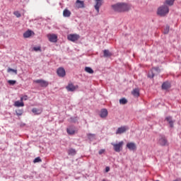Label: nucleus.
I'll list each match as a JSON object with an SVG mask.
<instances>
[{
	"instance_id": "1",
	"label": "nucleus",
	"mask_w": 181,
	"mask_h": 181,
	"mask_svg": "<svg viewBox=\"0 0 181 181\" xmlns=\"http://www.w3.org/2000/svg\"><path fill=\"white\" fill-rule=\"evenodd\" d=\"M115 12H127L131 9V6L125 3H117L112 6Z\"/></svg>"
},
{
	"instance_id": "2",
	"label": "nucleus",
	"mask_w": 181,
	"mask_h": 181,
	"mask_svg": "<svg viewBox=\"0 0 181 181\" xmlns=\"http://www.w3.org/2000/svg\"><path fill=\"white\" fill-rule=\"evenodd\" d=\"M157 13L160 16H165V15H168V13H169V7L166 5L162 6L158 8Z\"/></svg>"
},
{
	"instance_id": "3",
	"label": "nucleus",
	"mask_w": 181,
	"mask_h": 181,
	"mask_svg": "<svg viewBox=\"0 0 181 181\" xmlns=\"http://www.w3.org/2000/svg\"><path fill=\"white\" fill-rule=\"evenodd\" d=\"M113 146V149L115 152H120L122 151V146H124V141H119V143H111Z\"/></svg>"
},
{
	"instance_id": "4",
	"label": "nucleus",
	"mask_w": 181,
	"mask_h": 181,
	"mask_svg": "<svg viewBox=\"0 0 181 181\" xmlns=\"http://www.w3.org/2000/svg\"><path fill=\"white\" fill-rule=\"evenodd\" d=\"M159 73H160V69L158 67L153 68L151 71L148 73V77H149V78H153V77H155V76H158Z\"/></svg>"
},
{
	"instance_id": "5",
	"label": "nucleus",
	"mask_w": 181,
	"mask_h": 181,
	"mask_svg": "<svg viewBox=\"0 0 181 181\" xmlns=\"http://www.w3.org/2000/svg\"><path fill=\"white\" fill-rule=\"evenodd\" d=\"M68 40L71 42H77L80 39V35L78 34H70L67 36Z\"/></svg>"
},
{
	"instance_id": "6",
	"label": "nucleus",
	"mask_w": 181,
	"mask_h": 181,
	"mask_svg": "<svg viewBox=\"0 0 181 181\" xmlns=\"http://www.w3.org/2000/svg\"><path fill=\"white\" fill-rule=\"evenodd\" d=\"M127 131H128V127L127 126H123L117 129L116 134L119 135L121 134H124V132H127Z\"/></svg>"
},
{
	"instance_id": "7",
	"label": "nucleus",
	"mask_w": 181,
	"mask_h": 181,
	"mask_svg": "<svg viewBox=\"0 0 181 181\" xmlns=\"http://www.w3.org/2000/svg\"><path fill=\"white\" fill-rule=\"evenodd\" d=\"M95 9L97 11V13L100 12V8L103 6V0H95Z\"/></svg>"
},
{
	"instance_id": "8",
	"label": "nucleus",
	"mask_w": 181,
	"mask_h": 181,
	"mask_svg": "<svg viewBox=\"0 0 181 181\" xmlns=\"http://www.w3.org/2000/svg\"><path fill=\"white\" fill-rule=\"evenodd\" d=\"M47 37L49 42H52V43H56V42H57V35L55 34H48Z\"/></svg>"
},
{
	"instance_id": "9",
	"label": "nucleus",
	"mask_w": 181,
	"mask_h": 181,
	"mask_svg": "<svg viewBox=\"0 0 181 181\" xmlns=\"http://www.w3.org/2000/svg\"><path fill=\"white\" fill-rule=\"evenodd\" d=\"M34 83L40 84L41 87H47V86H49V83L42 79L35 80L34 81Z\"/></svg>"
},
{
	"instance_id": "10",
	"label": "nucleus",
	"mask_w": 181,
	"mask_h": 181,
	"mask_svg": "<svg viewBox=\"0 0 181 181\" xmlns=\"http://www.w3.org/2000/svg\"><path fill=\"white\" fill-rule=\"evenodd\" d=\"M66 88L67 91H76V90L78 88V86H74L73 83H69Z\"/></svg>"
},
{
	"instance_id": "11",
	"label": "nucleus",
	"mask_w": 181,
	"mask_h": 181,
	"mask_svg": "<svg viewBox=\"0 0 181 181\" xmlns=\"http://www.w3.org/2000/svg\"><path fill=\"white\" fill-rule=\"evenodd\" d=\"M158 144L159 145H160L161 146H166L168 145V139H166V138L165 137H161L158 140Z\"/></svg>"
},
{
	"instance_id": "12",
	"label": "nucleus",
	"mask_w": 181,
	"mask_h": 181,
	"mask_svg": "<svg viewBox=\"0 0 181 181\" xmlns=\"http://www.w3.org/2000/svg\"><path fill=\"white\" fill-rule=\"evenodd\" d=\"M84 1H80V0H76L75 3V8L77 9L83 8H84Z\"/></svg>"
},
{
	"instance_id": "13",
	"label": "nucleus",
	"mask_w": 181,
	"mask_h": 181,
	"mask_svg": "<svg viewBox=\"0 0 181 181\" xmlns=\"http://www.w3.org/2000/svg\"><path fill=\"white\" fill-rule=\"evenodd\" d=\"M57 73L59 77H64V76H66V70H64V68H59Z\"/></svg>"
},
{
	"instance_id": "14",
	"label": "nucleus",
	"mask_w": 181,
	"mask_h": 181,
	"mask_svg": "<svg viewBox=\"0 0 181 181\" xmlns=\"http://www.w3.org/2000/svg\"><path fill=\"white\" fill-rule=\"evenodd\" d=\"M127 148H128V149H129V151H136V145L135 144V143H132V142L127 143Z\"/></svg>"
},
{
	"instance_id": "15",
	"label": "nucleus",
	"mask_w": 181,
	"mask_h": 181,
	"mask_svg": "<svg viewBox=\"0 0 181 181\" xmlns=\"http://www.w3.org/2000/svg\"><path fill=\"white\" fill-rule=\"evenodd\" d=\"M108 116V110L107 109H102L100 113V118H107Z\"/></svg>"
},
{
	"instance_id": "16",
	"label": "nucleus",
	"mask_w": 181,
	"mask_h": 181,
	"mask_svg": "<svg viewBox=\"0 0 181 181\" xmlns=\"http://www.w3.org/2000/svg\"><path fill=\"white\" fill-rule=\"evenodd\" d=\"M71 16V11H70L69 9L65 8L63 11V16L64 18H70Z\"/></svg>"
},
{
	"instance_id": "17",
	"label": "nucleus",
	"mask_w": 181,
	"mask_h": 181,
	"mask_svg": "<svg viewBox=\"0 0 181 181\" xmlns=\"http://www.w3.org/2000/svg\"><path fill=\"white\" fill-rule=\"evenodd\" d=\"M162 88H163V90H169V88H170V83L164 82L162 84Z\"/></svg>"
},
{
	"instance_id": "18",
	"label": "nucleus",
	"mask_w": 181,
	"mask_h": 181,
	"mask_svg": "<svg viewBox=\"0 0 181 181\" xmlns=\"http://www.w3.org/2000/svg\"><path fill=\"white\" fill-rule=\"evenodd\" d=\"M32 112H33L35 115H40V114H42V109L34 107L32 109Z\"/></svg>"
},
{
	"instance_id": "19",
	"label": "nucleus",
	"mask_w": 181,
	"mask_h": 181,
	"mask_svg": "<svg viewBox=\"0 0 181 181\" xmlns=\"http://www.w3.org/2000/svg\"><path fill=\"white\" fill-rule=\"evenodd\" d=\"M32 33H33V32L32 30H28L23 33V37L25 38L30 37L32 36Z\"/></svg>"
},
{
	"instance_id": "20",
	"label": "nucleus",
	"mask_w": 181,
	"mask_h": 181,
	"mask_svg": "<svg viewBox=\"0 0 181 181\" xmlns=\"http://www.w3.org/2000/svg\"><path fill=\"white\" fill-rule=\"evenodd\" d=\"M103 54L104 57H111L112 56V54L107 49L103 50Z\"/></svg>"
},
{
	"instance_id": "21",
	"label": "nucleus",
	"mask_w": 181,
	"mask_h": 181,
	"mask_svg": "<svg viewBox=\"0 0 181 181\" xmlns=\"http://www.w3.org/2000/svg\"><path fill=\"white\" fill-rule=\"evenodd\" d=\"M14 107H25V103L23 101L17 100L14 103Z\"/></svg>"
},
{
	"instance_id": "22",
	"label": "nucleus",
	"mask_w": 181,
	"mask_h": 181,
	"mask_svg": "<svg viewBox=\"0 0 181 181\" xmlns=\"http://www.w3.org/2000/svg\"><path fill=\"white\" fill-rule=\"evenodd\" d=\"M132 95L134 97H139V88H135L132 90Z\"/></svg>"
},
{
	"instance_id": "23",
	"label": "nucleus",
	"mask_w": 181,
	"mask_h": 181,
	"mask_svg": "<svg viewBox=\"0 0 181 181\" xmlns=\"http://www.w3.org/2000/svg\"><path fill=\"white\" fill-rule=\"evenodd\" d=\"M76 149L74 148H70L69 150H68V155H70L71 156H74V155H76Z\"/></svg>"
},
{
	"instance_id": "24",
	"label": "nucleus",
	"mask_w": 181,
	"mask_h": 181,
	"mask_svg": "<svg viewBox=\"0 0 181 181\" xmlns=\"http://www.w3.org/2000/svg\"><path fill=\"white\" fill-rule=\"evenodd\" d=\"M166 121H168V122L169 123L170 126L171 128H173V120H172V117H167L165 118Z\"/></svg>"
},
{
	"instance_id": "25",
	"label": "nucleus",
	"mask_w": 181,
	"mask_h": 181,
	"mask_svg": "<svg viewBox=\"0 0 181 181\" xmlns=\"http://www.w3.org/2000/svg\"><path fill=\"white\" fill-rule=\"evenodd\" d=\"M85 71H86V73H88L89 74H93L94 73V70H93L91 67L88 66L85 67Z\"/></svg>"
},
{
	"instance_id": "26",
	"label": "nucleus",
	"mask_w": 181,
	"mask_h": 181,
	"mask_svg": "<svg viewBox=\"0 0 181 181\" xmlns=\"http://www.w3.org/2000/svg\"><path fill=\"white\" fill-rule=\"evenodd\" d=\"M66 132H67V133L69 134V135H74V134H75V131L73 129H71V128H68L67 129H66Z\"/></svg>"
},
{
	"instance_id": "27",
	"label": "nucleus",
	"mask_w": 181,
	"mask_h": 181,
	"mask_svg": "<svg viewBox=\"0 0 181 181\" xmlns=\"http://www.w3.org/2000/svg\"><path fill=\"white\" fill-rule=\"evenodd\" d=\"M175 3V0H166L165 4L166 5H169V6H172L173 4Z\"/></svg>"
},
{
	"instance_id": "28",
	"label": "nucleus",
	"mask_w": 181,
	"mask_h": 181,
	"mask_svg": "<svg viewBox=\"0 0 181 181\" xmlns=\"http://www.w3.org/2000/svg\"><path fill=\"white\" fill-rule=\"evenodd\" d=\"M11 71H12V72L14 73L15 74H18V70L13 69H12V68H8V73H11Z\"/></svg>"
},
{
	"instance_id": "29",
	"label": "nucleus",
	"mask_w": 181,
	"mask_h": 181,
	"mask_svg": "<svg viewBox=\"0 0 181 181\" xmlns=\"http://www.w3.org/2000/svg\"><path fill=\"white\" fill-rule=\"evenodd\" d=\"M16 115H18V117H21V115H23V110H18L16 111Z\"/></svg>"
},
{
	"instance_id": "30",
	"label": "nucleus",
	"mask_w": 181,
	"mask_h": 181,
	"mask_svg": "<svg viewBox=\"0 0 181 181\" xmlns=\"http://www.w3.org/2000/svg\"><path fill=\"white\" fill-rule=\"evenodd\" d=\"M127 103H128V100H127L125 98H122L119 100V103L122 104L123 105L127 104Z\"/></svg>"
},
{
	"instance_id": "31",
	"label": "nucleus",
	"mask_w": 181,
	"mask_h": 181,
	"mask_svg": "<svg viewBox=\"0 0 181 181\" xmlns=\"http://www.w3.org/2000/svg\"><path fill=\"white\" fill-rule=\"evenodd\" d=\"M169 29H170V27L168 25H167L165 28L164 31H163L164 35H168V33H169Z\"/></svg>"
},
{
	"instance_id": "32",
	"label": "nucleus",
	"mask_w": 181,
	"mask_h": 181,
	"mask_svg": "<svg viewBox=\"0 0 181 181\" xmlns=\"http://www.w3.org/2000/svg\"><path fill=\"white\" fill-rule=\"evenodd\" d=\"M8 83L10 86H15V84H16V81L9 80L8 81Z\"/></svg>"
},
{
	"instance_id": "33",
	"label": "nucleus",
	"mask_w": 181,
	"mask_h": 181,
	"mask_svg": "<svg viewBox=\"0 0 181 181\" xmlns=\"http://www.w3.org/2000/svg\"><path fill=\"white\" fill-rule=\"evenodd\" d=\"M34 163H37L39 162H42V159H40V157H37L33 160Z\"/></svg>"
},
{
	"instance_id": "34",
	"label": "nucleus",
	"mask_w": 181,
	"mask_h": 181,
	"mask_svg": "<svg viewBox=\"0 0 181 181\" xmlns=\"http://www.w3.org/2000/svg\"><path fill=\"white\" fill-rule=\"evenodd\" d=\"M13 15H15V16H16V18H21V13H19V11H14Z\"/></svg>"
},
{
	"instance_id": "35",
	"label": "nucleus",
	"mask_w": 181,
	"mask_h": 181,
	"mask_svg": "<svg viewBox=\"0 0 181 181\" xmlns=\"http://www.w3.org/2000/svg\"><path fill=\"white\" fill-rule=\"evenodd\" d=\"M33 50H35V52H41L42 49L40 47H35Z\"/></svg>"
},
{
	"instance_id": "36",
	"label": "nucleus",
	"mask_w": 181,
	"mask_h": 181,
	"mask_svg": "<svg viewBox=\"0 0 181 181\" xmlns=\"http://www.w3.org/2000/svg\"><path fill=\"white\" fill-rule=\"evenodd\" d=\"M23 100H24V101H26L28 100V95H25L21 98V101L23 102Z\"/></svg>"
},
{
	"instance_id": "37",
	"label": "nucleus",
	"mask_w": 181,
	"mask_h": 181,
	"mask_svg": "<svg viewBox=\"0 0 181 181\" xmlns=\"http://www.w3.org/2000/svg\"><path fill=\"white\" fill-rule=\"evenodd\" d=\"M105 152V149H100L98 152L99 155H103Z\"/></svg>"
},
{
	"instance_id": "38",
	"label": "nucleus",
	"mask_w": 181,
	"mask_h": 181,
	"mask_svg": "<svg viewBox=\"0 0 181 181\" xmlns=\"http://www.w3.org/2000/svg\"><path fill=\"white\" fill-rule=\"evenodd\" d=\"M105 172H110V167H106L105 168Z\"/></svg>"
}]
</instances>
